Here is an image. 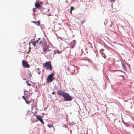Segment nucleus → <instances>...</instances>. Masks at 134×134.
Wrapping results in <instances>:
<instances>
[{"label":"nucleus","instance_id":"obj_1","mask_svg":"<svg viewBox=\"0 0 134 134\" xmlns=\"http://www.w3.org/2000/svg\"><path fill=\"white\" fill-rule=\"evenodd\" d=\"M43 66L45 68L46 70L50 71L52 70V67L50 61H46L45 63L43 64Z\"/></svg>","mask_w":134,"mask_h":134},{"label":"nucleus","instance_id":"obj_2","mask_svg":"<svg viewBox=\"0 0 134 134\" xmlns=\"http://www.w3.org/2000/svg\"><path fill=\"white\" fill-rule=\"evenodd\" d=\"M54 74L53 72H52L48 75L46 79V80L49 83L52 82L55 79L54 77Z\"/></svg>","mask_w":134,"mask_h":134},{"label":"nucleus","instance_id":"obj_3","mask_svg":"<svg viewBox=\"0 0 134 134\" xmlns=\"http://www.w3.org/2000/svg\"><path fill=\"white\" fill-rule=\"evenodd\" d=\"M62 96L64 98V100L65 101L71 100L72 99L71 97L68 93L65 92Z\"/></svg>","mask_w":134,"mask_h":134},{"label":"nucleus","instance_id":"obj_4","mask_svg":"<svg viewBox=\"0 0 134 134\" xmlns=\"http://www.w3.org/2000/svg\"><path fill=\"white\" fill-rule=\"evenodd\" d=\"M43 49L44 53H46L49 51V49L47 46V43L45 42L43 44Z\"/></svg>","mask_w":134,"mask_h":134},{"label":"nucleus","instance_id":"obj_5","mask_svg":"<svg viewBox=\"0 0 134 134\" xmlns=\"http://www.w3.org/2000/svg\"><path fill=\"white\" fill-rule=\"evenodd\" d=\"M75 67L73 65H71L68 68L69 71L71 74H72L75 72Z\"/></svg>","mask_w":134,"mask_h":134},{"label":"nucleus","instance_id":"obj_6","mask_svg":"<svg viewBox=\"0 0 134 134\" xmlns=\"http://www.w3.org/2000/svg\"><path fill=\"white\" fill-rule=\"evenodd\" d=\"M22 64L23 66L25 68H29L30 67V66L28 64L27 62L24 60H23L22 61Z\"/></svg>","mask_w":134,"mask_h":134},{"label":"nucleus","instance_id":"obj_7","mask_svg":"<svg viewBox=\"0 0 134 134\" xmlns=\"http://www.w3.org/2000/svg\"><path fill=\"white\" fill-rule=\"evenodd\" d=\"M35 6L36 8H38L40 9H40V8H41L42 6V5L40 4L39 2H36L35 4Z\"/></svg>","mask_w":134,"mask_h":134},{"label":"nucleus","instance_id":"obj_8","mask_svg":"<svg viewBox=\"0 0 134 134\" xmlns=\"http://www.w3.org/2000/svg\"><path fill=\"white\" fill-rule=\"evenodd\" d=\"M64 91H62L61 90H58L57 91V94L59 95H61L63 96V94H64L65 93Z\"/></svg>","mask_w":134,"mask_h":134},{"label":"nucleus","instance_id":"obj_9","mask_svg":"<svg viewBox=\"0 0 134 134\" xmlns=\"http://www.w3.org/2000/svg\"><path fill=\"white\" fill-rule=\"evenodd\" d=\"M24 94L26 96V98H27L28 96H30V93H29V91H24Z\"/></svg>","mask_w":134,"mask_h":134},{"label":"nucleus","instance_id":"obj_10","mask_svg":"<svg viewBox=\"0 0 134 134\" xmlns=\"http://www.w3.org/2000/svg\"><path fill=\"white\" fill-rule=\"evenodd\" d=\"M37 117L38 120L40 121L43 124L44 123L42 118L40 116H37Z\"/></svg>","mask_w":134,"mask_h":134},{"label":"nucleus","instance_id":"obj_11","mask_svg":"<svg viewBox=\"0 0 134 134\" xmlns=\"http://www.w3.org/2000/svg\"><path fill=\"white\" fill-rule=\"evenodd\" d=\"M62 51H60L58 50H54V54H55L56 53L60 54L61 53Z\"/></svg>","mask_w":134,"mask_h":134},{"label":"nucleus","instance_id":"obj_12","mask_svg":"<svg viewBox=\"0 0 134 134\" xmlns=\"http://www.w3.org/2000/svg\"><path fill=\"white\" fill-rule=\"evenodd\" d=\"M41 39L40 38H39L38 40H36L34 43H33V45L34 46V47L36 46V44H38V43L39 42V41Z\"/></svg>","mask_w":134,"mask_h":134},{"label":"nucleus","instance_id":"obj_13","mask_svg":"<svg viewBox=\"0 0 134 134\" xmlns=\"http://www.w3.org/2000/svg\"><path fill=\"white\" fill-rule=\"evenodd\" d=\"M22 98H23V99L25 101L27 104H29L30 103V101H28L26 99V98L24 96H23Z\"/></svg>","mask_w":134,"mask_h":134},{"label":"nucleus","instance_id":"obj_14","mask_svg":"<svg viewBox=\"0 0 134 134\" xmlns=\"http://www.w3.org/2000/svg\"><path fill=\"white\" fill-rule=\"evenodd\" d=\"M71 9L70 10V12L71 14H72V11L74 9V7L72 6H71Z\"/></svg>","mask_w":134,"mask_h":134},{"label":"nucleus","instance_id":"obj_15","mask_svg":"<svg viewBox=\"0 0 134 134\" xmlns=\"http://www.w3.org/2000/svg\"><path fill=\"white\" fill-rule=\"evenodd\" d=\"M28 74H29V77H28V78H29V79H30V78L32 76V75L31 74V73L30 72H28Z\"/></svg>","mask_w":134,"mask_h":134},{"label":"nucleus","instance_id":"obj_16","mask_svg":"<svg viewBox=\"0 0 134 134\" xmlns=\"http://www.w3.org/2000/svg\"><path fill=\"white\" fill-rule=\"evenodd\" d=\"M43 40H42V41ZM43 41L41 39V40H40V41L39 42V44L41 45Z\"/></svg>","mask_w":134,"mask_h":134},{"label":"nucleus","instance_id":"obj_17","mask_svg":"<svg viewBox=\"0 0 134 134\" xmlns=\"http://www.w3.org/2000/svg\"><path fill=\"white\" fill-rule=\"evenodd\" d=\"M37 71L38 74H40V71L38 68L37 69Z\"/></svg>","mask_w":134,"mask_h":134},{"label":"nucleus","instance_id":"obj_18","mask_svg":"<svg viewBox=\"0 0 134 134\" xmlns=\"http://www.w3.org/2000/svg\"><path fill=\"white\" fill-rule=\"evenodd\" d=\"M73 43L74 45L76 44V41L75 40H74L73 41Z\"/></svg>","mask_w":134,"mask_h":134},{"label":"nucleus","instance_id":"obj_19","mask_svg":"<svg viewBox=\"0 0 134 134\" xmlns=\"http://www.w3.org/2000/svg\"><path fill=\"white\" fill-rule=\"evenodd\" d=\"M37 25H39L40 24V23L39 21L37 22Z\"/></svg>","mask_w":134,"mask_h":134},{"label":"nucleus","instance_id":"obj_20","mask_svg":"<svg viewBox=\"0 0 134 134\" xmlns=\"http://www.w3.org/2000/svg\"><path fill=\"white\" fill-rule=\"evenodd\" d=\"M122 66L124 68H125V65H124V64H122Z\"/></svg>","mask_w":134,"mask_h":134},{"label":"nucleus","instance_id":"obj_21","mask_svg":"<svg viewBox=\"0 0 134 134\" xmlns=\"http://www.w3.org/2000/svg\"><path fill=\"white\" fill-rule=\"evenodd\" d=\"M35 9H36L35 8H33V10L34 12H35Z\"/></svg>","mask_w":134,"mask_h":134},{"label":"nucleus","instance_id":"obj_22","mask_svg":"<svg viewBox=\"0 0 134 134\" xmlns=\"http://www.w3.org/2000/svg\"><path fill=\"white\" fill-rule=\"evenodd\" d=\"M40 3V4L41 5L42 4H43V3H42V2H40V3Z\"/></svg>","mask_w":134,"mask_h":134},{"label":"nucleus","instance_id":"obj_23","mask_svg":"<svg viewBox=\"0 0 134 134\" xmlns=\"http://www.w3.org/2000/svg\"><path fill=\"white\" fill-rule=\"evenodd\" d=\"M27 85H29V86H31V84L30 83H27Z\"/></svg>","mask_w":134,"mask_h":134},{"label":"nucleus","instance_id":"obj_24","mask_svg":"<svg viewBox=\"0 0 134 134\" xmlns=\"http://www.w3.org/2000/svg\"><path fill=\"white\" fill-rule=\"evenodd\" d=\"M54 93H55L54 92H52V94H54Z\"/></svg>","mask_w":134,"mask_h":134},{"label":"nucleus","instance_id":"obj_25","mask_svg":"<svg viewBox=\"0 0 134 134\" xmlns=\"http://www.w3.org/2000/svg\"><path fill=\"white\" fill-rule=\"evenodd\" d=\"M33 22L35 24H36V23H37V22L36 21H33Z\"/></svg>","mask_w":134,"mask_h":134},{"label":"nucleus","instance_id":"obj_26","mask_svg":"<svg viewBox=\"0 0 134 134\" xmlns=\"http://www.w3.org/2000/svg\"><path fill=\"white\" fill-rule=\"evenodd\" d=\"M48 126L50 128V127H51V126H49V125H48Z\"/></svg>","mask_w":134,"mask_h":134},{"label":"nucleus","instance_id":"obj_27","mask_svg":"<svg viewBox=\"0 0 134 134\" xmlns=\"http://www.w3.org/2000/svg\"><path fill=\"white\" fill-rule=\"evenodd\" d=\"M28 81H26V83L27 84V83H28Z\"/></svg>","mask_w":134,"mask_h":134},{"label":"nucleus","instance_id":"obj_28","mask_svg":"<svg viewBox=\"0 0 134 134\" xmlns=\"http://www.w3.org/2000/svg\"><path fill=\"white\" fill-rule=\"evenodd\" d=\"M84 23V22L83 21H82L81 23V24H82Z\"/></svg>","mask_w":134,"mask_h":134}]
</instances>
